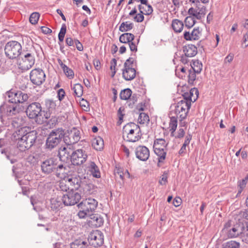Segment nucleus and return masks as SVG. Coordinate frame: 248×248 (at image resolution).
I'll return each instance as SVG.
<instances>
[{"label": "nucleus", "mask_w": 248, "mask_h": 248, "mask_svg": "<svg viewBox=\"0 0 248 248\" xmlns=\"http://www.w3.org/2000/svg\"><path fill=\"white\" fill-rule=\"evenodd\" d=\"M18 132V135H21V137L16 139L17 140V147L20 151H25L30 149L34 144L37 139V132L35 131H31L25 133V128H21Z\"/></svg>", "instance_id": "1"}, {"label": "nucleus", "mask_w": 248, "mask_h": 248, "mask_svg": "<svg viewBox=\"0 0 248 248\" xmlns=\"http://www.w3.org/2000/svg\"><path fill=\"white\" fill-rule=\"evenodd\" d=\"M26 112L29 118L34 119L38 124H43L49 117V114L42 110L41 105L38 102L30 104L26 109Z\"/></svg>", "instance_id": "2"}, {"label": "nucleus", "mask_w": 248, "mask_h": 248, "mask_svg": "<svg viewBox=\"0 0 248 248\" xmlns=\"http://www.w3.org/2000/svg\"><path fill=\"white\" fill-rule=\"evenodd\" d=\"M124 135H126V140L129 142H136L141 138L140 129L135 123L127 124L123 128Z\"/></svg>", "instance_id": "3"}, {"label": "nucleus", "mask_w": 248, "mask_h": 248, "mask_svg": "<svg viewBox=\"0 0 248 248\" xmlns=\"http://www.w3.org/2000/svg\"><path fill=\"white\" fill-rule=\"evenodd\" d=\"M64 135V132L62 128L52 130L46 139V148L52 150L56 147L60 143Z\"/></svg>", "instance_id": "4"}, {"label": "nucleus", "mask_w": 248, "mask_h": 248, "mask_svg": "<svg viewBox=\"0 0 248 248\" xmlns=\"http://www.w3.org/2000/svg\"><path fill=\"white\" fill-rule=\"evenodd\" d=\"M168 143L163 139H156L154 143L155 153L157 155L158 163H163L166 158Z\"/></svg>", "instance_id": "5"}, {"label": "nucleus", "mask_w": 248, "mask_h": 248, "mask_svg": "<svg viewBox=\"0 0 248 248\" xmlns=\"http://www.w3.org/2000/svg\"><path fill=\"white\" fill-rule=\"evenodd\" d=\"M22 46L18 42L11 41L5 45L4 51L6 56L9 59H14L17 58L21 54Z\"/></svg>", "instance_id": "6"}, {"label": "nucleus", "mask_w": 248, "mask_h": 248, "mask_svg": "<svg viewBox=\"0 0 248 248\" xmlns=\"http://www.w3.org/2000/svg\"><path fill=\"white\" fill-rule=\"evenodd\" d=\"M81 138L80 131L75 127H73L67 132L64 133L63 137V141L66 145L72 146L78 142Z\"/></svg>", "instance_id": "7"}, {"label": "nucleus", "mask_w": 248, "mask_h": 248, "mask_svg": "<svg viewBox=\"0 0 248 248\" xmlns=\"http://www.w3.org/2000/svg\"><path fill=\"white\" fill-rule=\"evenodd\" d=\"M80 193L76 190H70L62 197L63 203L66 206H71L77 204L81 199Z\"/></svg>", "instance_id": "8"}, {"label": "nucleus", "mask_w": 248, "mask_h": 248, "mask_svg": "<svg viewBox=\"0 0 248 248\" xmlns=\"http://www.w3.org/2000/svg\"><path fill=\"white\" fill-rule=\"evenodd\" d=\"M190 107L191 103L189 101L181 100L177 103L175 111L177 117H179L181 120H183L186 117Z\"/></svg>", "instance_id": "9"}, {"label": "nucleus", "mask_w": 248, "mask_h": 248, "mask_svg": "<svg viewBox=\"0 0 248 248\" xmlns=\"http://www.w3.org/2000/svg\"><path fill=\"white\" fill-rule=\"evenodd\" d=\"M22 60L19 63V68L22 71H27L32 67L35 62L34 56L30 53H23Z\"/></svg>", "instance_id": "10"}, {"label": "nucleus", "mask_w": 248, "mask_h": 248, "mask_svg": "<svg viewBox=\"0 0 248 248\" xmlns=\"http://www.w3.org/2000/svg\"><path fill=\"white\" fill-rule=\"evenodd\" d=\"M88 240L91 246L94 247H98L102 246L103 244L104 236L100 231L95 230L90 233Z\"/></svg>", "instance_id": "11"}, {"label": "nucleus", "mask_w": 248, "mask_h": 248, "mask_svg": "<svg viewBox=\"0 0 248 248\" xmlns=\"http://www.w3.org/2000/svg\"><path fill=\"white\" fill-rule=\"evenodd\" d=\"M87 157L88 155L84 150L82 149L74 150L71 161L74 165H81L86 161Z\"/></svg>", "instance_id": "12"}, {"label": "nucleus", "mask_w": 248, "mask_h": 248, "mask_svg": "<svg viewBox=\"0 0 248 248\" xmlns=\"http://www.w3.org/2000/svg\"><path fill=\"white\" fill-rule=\"evenodd\" d=\"M98 205V202L94 199L89 198L83 200L78 206L81 209L89 212L93 213L96 209Z\"/></svg>", "instance_id": "13"}, {"label": "nucleus", "mask_w": 248, "mask_h": 248, "mask_svg": "<svg viewBox=\"0 0 248 248\" xmlns=\"http://www.w3.org/2000/svg\"><path fill=\"white\" fill-rule=\"evenodd\" d=\"M6 94L9 98L8 101L12 103H22L28 99V95L21 91L17 92L9 91L6 93Z\"/></svg>", "instance_id": "14"}, {"label": "nucleus", "mask_w": 248, "mask_h": 248, "mask_svg": "<svg viewBox=\"0 0 248 248\" xmlns=\"http://www.w3.org/2000/svg\"><path fill=\"white\" fill-rule=\"evenodd\" d=\"M30 77L33 84L40 85L45 81L46 75L42 69H34L31 71Z\"/></svg>", "instance_id": "15"}, {"label": "nucleus", "mask_w": 248, "mask_h": 248, "mask_svg": "<svg viewBox=\"0 0 248 248\" xmlns=\"http://www.w3.org/2000/svg\"><path fill=\"white\" fill-rule=\"evenodd\" d=\"M56 165V159L53 158H47L41 162L42 172L45 174H49L55 171Z\"/></svg>", "instance_id": "16"}, {"label": "nucleus", "mask_w": 248, "mask_h": 248, "mask_svg": "<svg viewBox=\"0 0 248 248\" xmlns=\"http://www.w3.org/2000/svg\"><path fill=\"white\" fill-rule=\"evenodd\" d=\"M72 146L67 145L66 147L60 148L59 156L60 160L62 161H67L69 159H71L74 149Z\"/></svg>", "instance_id": "17"}, {"label": "nucleus", "mask_w": 248, "mask_h": 248, "mask_svg": "<svg viewBox=\"0 0 248 248\" xmlns=\"http://www.w3.org/2000/svg\"><path fill=\"white\" fill-rule=\"evenodd\" d=\"M188 13L197 19H200L202 17H204L206 14L205 7L202 4H200L199 5L196 6L195 8L193 7L189 8Z\"/></svg>", "instance_id": "18"}, {"label": "nucleus", "mask_w": 248, "mask_h": 248, "mask_svg": "<svg viewBox=\"0 0 248 248\" xmlns=\"http://www.w3.org/2000/svg\"><path fill=\"white\" fill-rule=\"evenodd\" d=\"M137 158L141 161H146L149 157L150 152L145 146H139L135 150Z\"/></svg>", "instance_id": "19"}, {"label": "nucleus", "mask_w": 248, "mask_h": 248, "mask_svg": "<svg viewBox=\"0 0 248 248\" xmlns=\"http://www.w3.org/2000/svg\"><path fill=\"white\" fill-rule=\"evenodd\" d=\"M66 182L69 184L71 190H78L82 185L81 178L79 176H70L66 178Z\"/></svg>", "instance_id": "20"}, {"label": "nucleus", "mask_w": 248, "mask_h": 248, "mask_svg": "<svg viewBox=\"0 0 248 248\" xmlns=\"http://www.w3.org/2000/svg\"><path fill=\"white\" fill-rule=\"evenodd\" d=\"M201 35V30L199 27L194 28L191 32L185 31L184 33V38L186 40H198Z\"/></svg>", "instance_id": "21"}, {"label": "nucleus", "mask_w": 248, "mask_h": 248, "mask_svg": "<svg viewBox=\"0 0 248 248\" xmlns=\"http://www.w3.org/2000/svg\"><path fill=\"white\" fill-rule=\"evenodd\" d=\"M136 73V70L133 67L124 66L123 69V77L125 80H131L135 78Z\"/></svg>", "instance_id": "22"}, {"label": "nucleus", "mask_w": 248, "mask_h": 248, "mask_svg": "<svg viewBox=\"0 0 248 248\" xmlns=\"http://www.w3.org/2000/svg\"><path fill=\"white\" fill-rule=\"evenodd\" d=\"M68 171V167L62 164L58 166H56V169L55 170V175L57 177L62 179H66Z\"/></svg>", "instance_id": "23"}, {"label": "nucleus", "mask_w": 248, "mask_h": 248, "mask_svg": "<svg viewBox=\"0 0 248 248\" xmlns=\"http://www.w3.org/2000/svg\"><path fill=\"white\" fill-rule=\"evenodd\" d=\"M86 168L90 171L93 177L97 178L101 177V173L99 169L94 162H89L86 166Z\"/></svg>", "instance_id": "24"}, {"label": "nucleus", "mask_w": 248, "mask_h": 248, "mask_svg": "<svg viewBox=\"0 0 248 248\" xmlns=\"http://www.w3.org/2000/svg\"><path fill=\"white\" fill-rule=\"evenodd\" d=\"M184 54L189 57L195 56L197 53V48L193 45L189 44L183 47Z\"/></svg>", "instance_id": "25"}, {"label": "nucleus", "mask_w": 248, "mask_h": 248, "mask_svg": "<svg viewBox=\"0 0 248 248\" xmlns=\"http://www.w3.org/2000/svg\"><path fill=\"white\" fill-rule=\"evenodd\" d=\"M90 220L89 222L95 226L96 227L101 226L103 224L104 220L103 218L98 214H90Z\"/></svg>", "instance_id": "26"}, {"label": "nucleus", "mask_w": 248, "mask_h": 248, "mask_svg": "<svg viewBox=\"0 0 248 248\" xmlns=\"http://www.w3.org/2000/svg\"><path fill=\"white\" fill-rule=\"evenodd\" d=\"M93 147L97 151H101L104 147V140L100 137H97L92 141Z\"/></svg>", "instance_id": "27"}, {"label": "nucleus", "mask_w": 248, "mask_h": 248, "mask_svg": "<svg viewBox=\"0 0 248 248\" xmlns=\"http://www.w3.org/2000/svg\"><path fill=\"white\" fill-rule=\"evenodd\" d=\"M135 36L130 33H124L120 35L119 41L120 42L124 44L129 43L134 41Z\"/></svg>", "instance_id": "28"}, {"label": "nucleus", "mask_w": 248, "mask_h": 248, "mask_svg": "<svg viewBox=\"0 0 248 248\" xmlns=\"http://www.w3.org/2000/svg\"><path fill=\"white\" fill-rule=\"evenodd\" d=\"M172 28L176 32H180L184 27L183 22L178 19H174L172 22Z\"/></svg>", "instance_id": "29"}, {"label": "nucleus", "mask_w": 248, "mask_h": 248, "mask_svg": "<svg viewBox=\"0 0 248 248\" xmlns=\"http://www.w3.org/2000/svg\"><path fill=\"white\" fill-rule=\"evenodd\" d=\"M138 8L140 13L146 15H149L153 12L152 7L149 4L146 5H139Z\"/></svg>", "instance_id": "30"}, {"label": "nucleus", "mask_w": 248, "mask_h": 248, "mask_svg": "<svg viewBox=\"0 0 248 248\" xmlns=\"http://www.w3.org/2000/svg\"><path fill=\"white\" fill-rule=\"evenodd\" d=\"M133 24L129 21L122 22L120 27L119 31L122 32H126L132 29Z\"/></svg>", "instance_id": "31"}, {"label": "nucleus", "mask_w": 248, "mask_h": 248, "mask_svg": "<svg viewBox=\"0 0 248 248\" xmlns=\"http://www.w3.org/2000/svg\"><path fill=\"white\" fill-rule=\"evenodd\" d=\"M51 208L53 209H58L59 208L63 203L62 200V197L54 198L50 200Z\"/></svg>", "instance_id": "32"}, {"label": "nucleus", "mask_w": 248, "mask_h": 248, "mask_svg": "<svg viewBox=\"0 0 248 248\" xmlns=\"http://www.w3.org/2000/svg\"><path fill=\"white\" fill-rule=\"evenodd\" d=\"M248 180V174L247 176L243 179L242 180H240L238 182V190L237 194V196L240 195L242 192L243 190L246 187V185L247 184Z\"/></svg>", "instance_id": "33"}, {"label": "nucleus", "mask_w": 248, "mask_h": 248, "mask_svg": "<svg viewBox=\"0 0 248 248\" xmlns=\"http://www.w3.org/2000/svg\"><path fill=\"white\" fill-rule=\"evenodd\" d=\"M131 94V90L129 88H127L121 91L120 93V97L122 100H126L130 98Z\"/></svg>", "instance_id": "34"}, {"label": "nucleus", "mask_w": 248, "mask_h": 248, "mask_svg": "<svg viewBox=\"0 0 248 248\" xmlns=\"http://www.w3.org/2000/svg\"><path fill=\"white\" fill-rule=\"evenodd\" d=\"M191 69L190 70H193L197 72V74L201 73L202 70V64L198 61H193L192 63L191 64Z\"/></svg>", "instance_id": "35"}, {"label": "nucleus", "mask_w": 248, "mask_h": 248, "mask_svg": "<svg viewBox=\"0 0 248 248\" xmlns=\"http://www.w3.org/2000/svg\"><path fill=\"white\" fill-rule=\"evenodd\" d=\"M71 248H86V243L79 240H76L71 244Z\"/></svg>", "instance_id": "36"}, {"label": "nucleus", "mask_w": 248, "mask_h": 248, "mask_svg": "<svg viewBox=\"0 0 248 248\" xmlns=\"http://www.w3.org/2000/svg\"><path fill=\"white\" fill-rule=\"evenodd\" d=\"M73 90H74L75 95L78 97H80L83 94V87L80 84H76L74 85Z\"/></svg>", "instance_id": "37"}, {"label": "nucleus", "mask_w": 248, "mask_h": 248, "mask_svg": "<svg viewBox=\"0 0 248 248\" xmlns=\"http://www.w3.org/2000/svg\"><path fill=\"white\" fill-rule=\"evenodd\" d=\"M239 243L234 241H230L222 244V248H239Z\"/></svg>", "instance_id": "38"}, {"label": "nucleus", "mask_w": 248, "mask_h": 248, "mask_svg": "<svg viewBox=\"0 0 248 248\" xmlns=\"http://www.w3.org/2000/svg\"><path fill=\"white\" fill-rule=\"evenodd\" d=\"M45 105L46 108L48 110L49 112H52L56 108V103L55 102L50 99L46 100L45 101Z\"/></svg>", "instance_id": "39"}, {"label": "nucleus", "mask_w": 248, "mask_h": 248, "mask_svg": "<svg viewBox=\"0 0 248 248\" xmlns=\"http://www.w3.org/2000/svg\"><path fill=\"white\" fill-rule=\"evenodd\" d=\"M169 125L170 131L171 133H173L176 130L177 126V120L175 117H172L170 118Z\"/></svg>", "instance_id": "40"}, {"label": "nucleus", "mask_w": 248, "mask_h": 248, "mask_svg": "<svg viewBox=\"0 0 248 248\" xmlns=\"http://www.w3.org/2000/svg\"><path fill=\"white\" fill-rule=\"evenodd\" d=\"M138 121L140 124H144L149 121V117L144 113H140L138 118Z\"/></svg>", "instance_id": "41"}, {"label": "nucleus", "mask_w": 248, "mask_h": 248, "mask_svg": "<svg viewBox=\"0 0 248 248\" xmlns=\"http://www.w3.org/2000/svg\"><path fill=\"white\" fill-rule=\"evenodd\" d=\"M40 17V15L38 13L34 12L32 13L30 17V22L32 24H35L37 23Z\"/></svg>", "instance_id": "42"}, {"label": "nucleus", "mask_w": 248, "mask_h": 248, "mask_svg": "<svg viewBox=\"0 0 248 248\" xmlns=\"http://www.w3.org/2000/svg\"><path fill=\"white\" fill-rule=\"evenodd\" d=\"M186 26L190 28L194 26L195 24V20L193 17L188 16L186 17L185 20Z\"/></svg>", "instance_id": "43"}, {"label": "nucleus", "mask_w": 248, "mask_h": 248, "mask_svg": "<svg viewBox=\"0 0 248 248\" xmlns=\"http://www.w3.org/2000/svg\"><path fill=\"white\" fill-rule=\"evenodd\" d=\"M168 173L164 171L163 174L160 176L159 180V183L161 185H166L168 182Z\"/></svg>", "instance_id": "44"}, {"label": "nucleus", "mask_w": 248, "mask_h": 248, "mask_svg": "<svg viewBox=\"0 0 248 248\" xmlns=\"http://www.w3.org/2000/svg\"><path fill=\"white\" fill-rule=\"evenodd\" d=\"M66 179H63L60 183V188L62 191L66 192L70 188V185L65 182Z\"/></svg>", "instance_id": "45"}, {"label": "nucleus", "mask_w": 248, "mask_h": 248, "mask_svg": "<svg viewBox=\"0 0 248 248\" xmlns=\"http://www.w3.org/2000/svg\"><path fill=\"white\" fill-rule=\"evenodd\" d=\"M65 74L70 78H73L74 76L73 70L66 65L62 69Z\"/></svg>", "instance_id": "46"}, {"label": "nucleus", "mask_w": 248, "mask_h": 248, "mask_svg": "<svg viewBox=\"0 0 248 248\" xmlns=\"http://www.w3.org/2000/svg\"><path fill=\"white\" fill-rule=\"evenodd\" d=\"M239 232L236 228H232L228 232V237L230 238L237 237L239 235Z\"/></svg>", "instance_id": "47"}, {"label": "nucleus", "mask_w": 248, "mask_h": 248, "mask_svg": "<svg viewBox=\"0 0 248 248\" xmlns=\"http://www.w3.org/2000/svg\"><path fill=\"white\" fill-rule=\"evenodd\" d=\"M190 94V97L193 98V102H195L198 98L199 92L198 90L196 88L191 89L189 92Z\"/></svg>", "instance_id": "48"}, {"label": "nucleus", "mask_w": 248, "mask_h": 248, "mask_svg": "<svg viewBox=\"0 0 248 248\" xmlns=\"http://www.w3.org/2000/svg\"><path fill=\"white\" fill-rule=\"evenodd\" d=\"M12 105L7 106V105H2L0 106V111L2 113L3 109H6L7 114L8 115H11Z\"/></svg>", "instance_id": "49"}, {"label": "nucleus", "mask_w": 248, "mask_h": 248, "mask_svg": "<svg viewBox=\"0 0 248 248\" xmlns=\"http://www.w3.org/2000/svg\"><path fill=\"white\" fill-rule=\"evenodd\" d=\"M188 82L189 83H192L196 79V74L197 72L190 69L188 71Z\"/></svg>", "instance_id": "50"}, {"label": "nucleus", "mask_w": 248, "mask_h": 248, "mask_svg": "<svg viewBox=\"0 0 248 248\" xmlns=\"http://www.w3.org/2000/svg\"><path fill=\"white\" fill-rule=\"evenodd\" d=\"M82 210H80L78 213V216L80 218H84L86 216L90 215V213L89 212H88L87 211H86L84 210V209H81Z\"/></svg>", "instance_id": "51"}, {"label": "nucleus", "mask_w": 248, "mask_h": 248, "mask_svg": "<svg viewBox=\"0 0 248 248\" xmlns=\"http://www.w3.org/2000/svg\"><path fill=\"white\" fill-rule=\"evenodd\" d=\"M144 14L141 13L137 14L134 17V20L137 22H141L144 20Z\"/></svg>", "instance_id": "52"}, {"label": "nucleus", "mask_w": 248, "mask_h": 248, "mask_svg": "<svg viewBox=\"0 0 248 248\" xmlns=\"http://www.w3.org/2000/svg\"><path fill=\"white\" fill-rule=\"evenodd\" d=\"M57 96L60 101H62L65 96V92L63 89H60L58 91Z\"/></svg>", "instance_id": "53"}, {"label": "nucleus", "mask_w": 248, "mask_h": 248, "mask_svg": "<svg viewBox=\"0 0 248 248\" xmlns=\"http://www.w3.org/2000/svg\"><path fill=\"white\" fill-rule=\"evenodd\" d=\"M134 62V59L132 58L128 59L124 63V67H133V64Z\"/></svg>", "instance_id": "54"}, {"label": "nucleus", "mask_w": 248, "mask_h": 248, "mask_svg": "<svg viewBox=\"0 0 248 248\" xmlns=\"http://www.w3.org/2000/svg\"><path fill=\"white\" fill-rule=\"evenodd\" d=\"M242 45H244L245 47H247L248 46V32H247L243 35Z\"/></svg>", "instance_id": "55"}, {"label": "nucleus", "mask_w": 248, "mask_h": 248, "mask_svg": "<svg viewBox=\"0 0 248 248\" xmlns=\"http://www.w3.org/2000/svg\"><path fill=\"white\" fill-rule=\"evenodd\" d=\"M66 31V27L65 25L63 24V25H62V26L61 29V30L58 34V36L64 37Z\"/></svg>", "instance_id": "56"}, {"label": "nucleus", "mask_w": 248, "mask_h": 248, "mask_svg": "<svg viewBox=\"0 0 248 248\" xmlns=\"http://www.w3.org/2000/svg\"><path fill=\"white\" fill-rule=\"evenodd\" d=\"M128 46L131 51H137V46L136 45L135 42H133V41L130 42L128 44Z\"/></svg>", "instance_id": "57"}, {"label": "nucleus", "mask_w": 248, "mask_h": 248, "mask_svg": "<svg viewBox=\"0 0 248 248\" xmlns=\"http://www.w3.org/2000/svg\"><path fill=\"white\" fill-rule=\"evenodd\" d=\"M184 99L183 100H186L190 101V103L191 104V102H193V98H192L191 97H190V94L189 93H185L183 94Z\"/></svg>", "instance_id": "58"}, {"label": "nucleus", "mask_w": 248, "mask_h": 248, "mask_svg": "<svg viewBox=\"0 0 248 248\" xmlns=\"http://www.w3.org/2000/svg\"><path fill=\"white\" fill-rule=\"evenodd\" d=\"M234 55L232 53H230L224 59V63L231 62L233 59Z\"/></svg>", "instance_id": "59"}, {"label": "nucleus", "mask_w": 248, "mask_h": 248, "mask_svg": "<svg viewBox=\"0 0 248 248\" xmlns=\"http://www.w3.org/2000/svg\"><path fill=\"white\" fill-rule=\"evenodd\" d=\"M182 202V200L179 197H176L173 201V204L175 207L179 206Z\"/></svg>", "instance_id": "60"}, {"label": "nucleus", "mask_w": 248, "mask_h": 248, "mask_svg": "<svg viewBox=\"0 0 248 248\" xmlns=\"http://www.w3.org/2000/svg\"><path fill=\"white\" fill-rule=\"evenodd\" d=\"M242 240L243 241L245 242L246 243H248V229L247 228V230L245 231L243 235H242Z\"/></svg>", "instance_id": "61"}, {"label": "nucleus", "mask_w": 248, "mask_h": 248, "mask_svg": "<svg viewBox=\"0 0 248 248\" xmlns=\"http://www.w3.org/2000/svg\"><path fill=\"white\" fill-rule=\"evenodd\" d=\"M75 44L78 50L79 51L83 50V46L78 40H75Z\"/></svg>", "instance_id": "62"}, {"label": "nucleus", "mask_w": 248, "mask_h": 248, "mask_svg": "<svg viewBox=\"0 0 248 248\" xmlns=\"http://www.w3.org/2000/svg\"><path fill=\"white\" fill-rule=\"evenodd\" d=\"M41 31L45 34H49L52 32V30L51 29L44 26L41 27Z\"/></svg>", "instance_id": "63"}, {"label": "nucleus", "mask_w": 248, "mask_h": 248, "mask_svg": "<svg viewBox=\"0 0 248 248\" xmlns=\"http://www.w3.org/2000/svg\"><path fill=\"white\" fill-rule=\"evenodd\" d=\"M66 44L69 46H72L75 43L73 39L71 37H67L65 40Z\"/></svg>", "instance_id": "64"}]
</instances>
